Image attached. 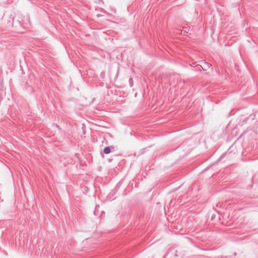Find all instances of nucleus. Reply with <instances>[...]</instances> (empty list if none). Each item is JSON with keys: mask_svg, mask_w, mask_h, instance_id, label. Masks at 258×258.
Here are the masks:
<instances>
[{"mask_svg": "<svg viewBox=\"0 0 258 258\" xmlns=\"http://www.w3.org/2000/svg\"><path fill=\"white\" fill-rule=\"evenodd\" d=\"M3 21L7 25V26L13 27L14 17L9 13L4 14L3 17Z\"/></svg>", "mask_w": 258, "mask_h": 258, "instance_id": "1", "label": "nucleus"}, {"mask_svg": "<svg viewBox=\"0 0 258 258\" xmlns=\"http://www.w3.org/2000/svg\"><path fill=\"white\" fill-rule=\"evenodd\" d=\"M199 63L201 64L203 70L204 71H206L208 69L211 68V70H213V68H212V64L206 61L205 60H201L198 61Z\"/></svg>", "mask_w": 258, "mask_h": 258, "instance_id": "2", "label": "nucleus"}, {"mask_svg": "<svg viewBox=\"0 0 258 258\" xmlns=\"http://www.w3.org/2000/svg\"><path fill=\"white\" fill-rule=\"evenodd\" d=\"M115 151V148L113 146H110L108 147H106L103 150L104 154H108L110 153L112 151Z\"/></svg>", "mask_w": 258, "mask_h": 258, "instance_id": "3", "label": "nucleus"}, {"mask_svg": "<svg viewBox=\"0 0 258 258\" xmlns=\"http://www.w3.org/2000/svg\"><path fill=\"white\" fill-rule=\"evenodd\" d=\"M203 70V68L200 63H198V65L196 66V67L193 69L192 70L195 72H202V70Z\"/></svg>", "mask_w": 258, "mask_h": 258, "instance_id": "4", "label": "nucleus"}, {"mask_svg": "<svg viewBox=\"0 0 258 258\" xmlns=\"http://www.w3.org/2000/svg\"><path fill=\"white\" fill-rule=\"evenodd\" d=\"M189 29L190 27L189 26L184 27L183 29L181 31V33L183 35H185L186 33L188 32Z\"/></svg>", "mask_w": 258, "mask_h": 258, "instance_id": "5", "label": "nucleus"}, {"mask_svg": "<svg viewBox=\"0 0 258 258\" xmlns=\"http://www.w3.org/2000/svg\"><path fill=\"white\" fill-rule=\"evenodd\" d=\"M129 84L131 87H133L134 85V80L132 78H130L128 80Z\"/></svg>", "mask_w": 258, "mask_h": 258, "instance_id": "6", "label": "nucleus"}, {"mask_svg": "<svg viewBox=\"0 0 258 258\" xmlns=\"http://www.w3.org/2000/svg\"><path fill=\"white\" fill-rule=\"evenodd\" d=\"M198 63H199V62L198 61H195L192 63H191V64H190V66L191 67H194V68H196V66L197 65H198Z\"/></svg>", "mask_w": 258, "mask_h": 258, "instance_id": "7", "label": "nucleus"}, {"mask_svg": "<svg viewBox=\"0 0 258 258\" xmlns=\"http://www.w3.org/2000/svg\"><path fill=\"white\" fill-rule=\"evenodd\" d=\"M99 207V206L98 205H97L96 206L95 210V211L94 212V215H97V214L96 213H97V208H98Z\"/></svg>", "mask_w": 258, "mask_h": 258, "instance_id": "8", "label": "nucleus"}, {"mask_svg": "<svg viewBox=\"0 0 258 258\" xmlns=\"http://www.w3.org/2000/svg\"><path fill=\"white\" fill-rule=\"evenodd\" d=\"M53 126H55L56 128H58V131H59V132L60 131V128L59 127V125H57V124H53Z\"/></svg>", "mask_w": 258, "mask_h": 258, "instance_id": "9", "label": "nucleus"}, {"mask_svg": "<svg viewBox=\"0 0 258 258\" xmlns=\"http://www.w3.org/2000/svg\"><path fill=\"white\" fill-rule=\"evenodd\" d=\"M102 3V4H104V2L102 1H100Z\"/></svg>", "mask_w": 258, "mask_h": 258, "instance_id": "10", "label": "nucleus"}, {"mask_svg": "<svg viewBox=\"0 0 258 258\" xmlns=\"http://www.w3.org/2000/svg\"><path fill=\"white\" fill-rule=\"evenodd\" d=\"M194 186H195V185H192V188H193V187H194Z\"/></svg>", "mask_w": 258, "mask_h": 258, "instance_id": "11", "label": "nucleus"}]
</instances>
